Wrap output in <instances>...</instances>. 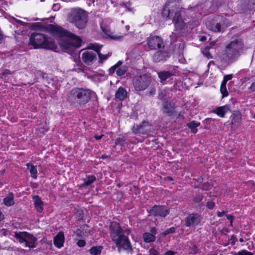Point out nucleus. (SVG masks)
<instances>
[{
	"label": "nucleus",
	"mask_w": 255,
	"mask_h": 255,
	"mask_svg": "<svg viewBox=\"0 0 255 255\" xmlns=\"http://www.w3.org/2000/svg\"><path fill=\"white\" fill-rule=\"evenodd\" d=\"M109 230L111 239L115 243L119 251L121 250H126L129 253L132 251V246L128 238L124 234L118 223L112 222L110 225Z\"/></svg>",
	"instance_id": "obj_1"
},
{
	"label": "nucleus",
	"mask_w": 255,
	"mask_h": 255,
	"mask_svg": "<svg viewBox=\"0 0 255 255\" xmlns=\"http://www.w3.org/2000/svg\"><path fill=\"white\" fill-rule=\"evenodd\" d=\"M150 255H159V252L154 248H151L149 251Z\"/></svg>",
	"instance_id": "obj_40"
},
{
	"label": "nucleus",
	"mask_w": 255,
	"mask_h": 255,
	"mask_svg": "<svg viewBox=\"0 0 255 255\" xmlns=\"http://www.w3.org/2000/svg\"><path fill=\"white\" fill-rule=\"evenodd\" d=\"M243 46V43L239 40L231 42L223 51L222 58L226 61L233 62L242 52Z\"/></svg>",
	"instance_id": "obj_5"
},
{
	"label": "nucleus",
	"mask_w": 255,
	"mask_h": 255,
	"mask_svg": "<svg viewBox=\"0 0 255 255\" xmlns=\"http://www.w3.org/2000/svg\"><path fill=\"white\" fill-rule=\"evenodd\" d=\"M153 129L151 125L147 122H142L139 125H134L132 131L136 134H145L149 133Z\"/></svg>",
	"instance_id": "obj_10"
},
{
	"label": "nucleus",
	"mask_w": 255,
	"mask_h": 255,
	"mask_svg": "<svg viewBox=\"0 0 255 255\" xmlns=\"http://www.w3.org/2000/svg\"><path fill=\"white\" fill-rule=\"evenodd\" d=\"M46 30L54 36L61 37L65 34L64 30L61 27L54 24H49L46 26Z\"/></svg>",
	"instance_id": "obj_14"
},
{
	"label": "nucleus",
	"mask_w": 255,
	"mask_h": 255,
	"mask_svg": "<svg viewBox=\"0 0 255 255\" xmlns=\"http://www.w3.org/2000/svg\"><path fill=\"white\" fill-rule=\"evenodd\" d=\"M155 230V229L154 228L152 229V230H151V232L153 234H155V233H154V231Z\"/></svg>",
	"instance_id": "obj_58"
},
{
	"label": "nucleus",
	"mask_w": 255,
	"mask_h": 255,
	"mask_svg": "<svg viewBox=\"0 0 255 255\" xmlns=\"http://www.w3.org/2000/svg\"><path fill=\"white\" fill-rule=\"evenodd\" d=\"M5 172V170L4 169H2L1 171V174H3Z\"/></svg>",
	"instance_id": "obj_57"
},
{
	"label": "nucleus",
	"mask_w": 255,
	"mask_h": 255,
	"mask_svg": "<svg viewBox=\"0 0 255 255\" xmlns=\"http://www.w3.org/2000/svg\"><path fill=\"white\" fill-rule=\"evenodd\" d=\"M171 39L174 42L175 41V35L172 33V34L170 36Z\"/></svg>",
	"instance_id": "obj_50"
},
{
	"label": "nucleus",
	"mask_w": 255,
	"mask_h": 255,
	"mask_svg": "<svg viewBox=\"0 0 255 255\" xmlns=\"http://www.w3.org/2000/svg\"><path fill=\"white\" fill-rule=\"evenodd\" d=\"M77 245L80 248H83L86 246V242L84 240H79L76 243Z\"/></svg>",
	"instance_id": "obj_38"
},
{
	"label": "nucleus",
	"mask_w": 255,
	"mask_h": 255,
	"mask_svg": "<svg viewBox=\"0 0 255 255\" xmlns=\"http://www.w3.org/2000/svg\"><path fill=\"white\" fill-rule=\"evenodd\" d=\"M26 166L29 170L31 176L33 179H36L37 177V171L36 169V167L34 166L33 164L28 163L26 164Z\"/></svg>",
	"instance_id": "obj_26"
},
{
	"label": "nucleus",
	"mask_w": 255,
	"mask_h": 255,
	"mask_svg": "<svg viewBox=\"0 0 255 255\" xmlns=\"http://www.w3.org/2000/svg\"><path fill=\"white\" fill-rule=\"evenodd\" d=\"M249 89H250L252 92L255 91V81L252 84Z\"/></svg>",
	"instance_id": "obj_47"
},
{
	"label": "nucleus",
	"mask_w": 255,
	"mask_h": 255,
	"mask_svg": "<svg viewBox=\"0 0 255 255\" xmlns=\"http://www.w3.org/2000/svg\"><path fill=\"white\" fill-rule=\"evenodd\" d=\"M209 49H210V47L207 46L206 47H205L204 48V49H203L202 50V53L206 57H207L208 58H209L211 57V56H210V53H209Z\"/></svg>",
	"instance_id": "obj_36"
},
{
	"label": "nucleus",
	"mask_w": 255,
	"mask_h": 255,
	"mask_svg": "<svg viewBox=\"0 0 255 255\" xmlns=\"http://www.w3.org/2000/svg\"><path fill=\"white\" fill-rule=\"evenodd\" d=\"M220 91L223 95V97H225L228 96V92L226 88V84L222 83L220 88Z\"/></svg>",
	"instance_id": "obj_34"
},
{
	"label": "nucleus",
	"mask_w": 255,
	"mask_h": 255,
	"mask_svg": "<svg viewBox=\"0 0 255 255\" xmlns=\"http://www.w3.org/2000/svg\"><path fill=\"white\" fill-rule=\"evenodd\" d=\"M103 248L102 246H98L92 247L89 250V252L92 255H99L101 254Z\"/></svg>",
	"instance_id": "obj_27"
},
{
	"label": "nucleus",
	"mask_w": 255,
	"mask_h": 255,
	"mask_svg": "<svg viewBox=\"0 0 255 255\" xmlns=\"http://www.w3.org/2000/svg\"><path fill=\"white\" fill-rule=\"evenodd\" d=\"M101 28L105 34L111 39L120 40H121L123 37V36L115 34L114 32L111 31L110 30L104 27L102 25H101Z\"/></svg>",
	"instance_id": "obj_19"
},
{
	"label": "nucleus",
	"mask_w": 255,
	"mask_h": 255,
	"mask_svg": "<svg viewBox=\"0 0 255 255\" xmlns=\"http://www.w3.org/2000/svg\"><path fill=\"white\" fill-rule=\"evenodd\" d=\"M230 111L229 107L228 105L216 108L213 112L216 114L218 116L223 118L225 114Z\"/></svg>",
	"instance_id": "obj_20"
},
{
	"label": "nucleus",
	"mask_w": 255,
	"mask_h": 255,
	"mask_svg": "<svg viewBox=\"0 0 255 255\" xmlns=\"http://www.w3.org/2000/svg\"><path fill=\"white\" fill-rule=\"evenodd\" d=\"M164 53L161 51H157L153 56L155 62H160L163 60Z\"/></svg>",
	"instance_id": "obj_32"
},
{
	"label": "nucleus",
	"mask_w": 255,
	"mask_h": 255,
	"mask_svg": "<svg viewBox=\"0 0 255 255\" xmlns=\"http://www.w3.org/2000/svg\"><path fill=\"white\" fill-rule=\"evenodd\" d=\"M3 215L1 214V212L0 211V221L1 220L3 219Z\"/></svg>",
	"instance_id": "obj_55"
},
{
	"label": "nucleus",
	"mask_w": 255,
	"mask_h": 255,
	"mask_svg": "<svg viewBox=\"0 0 255 255\" xmlns=\"http://www.w3.org/2000/svg\"><path fill=\"white\" fill-rule=\"evenodd\" d=\"M206 25L209 29L214 32H220L228 26L227 19L220 15L215 16L208 20Z\"/></svg>",
	"instance_id": "obj_7"
},
{
	"label": "nucleus",
	"mask_w": 255,
	"mask_h": 255,
	"mask_svg": "<svg viewBox=\"0 0 255 255\" xmlns=\"http://www.w3.org/2000/svg\"><path fill=\"white\" fill-rule=\"evenodd\" d=\"M236 255H253V253L247 250H243L238 252Z\"/></svg>",
	"instance_id": "obj_37"
},
{
	"label": "nucleus",
	"mask_w": 255,
	"mask_h": 255,
	"mask_svg": "<svg viewBox=\"0 0 255 255\" xmlns=\"http://www.w3.org/2000/svg\"><path fill=\"white\" fill-rule=\"evenodd\" d=\"M240 242H244V240L242 239V238H241L240 240H239Z\"/></svg>",
	"instance_id": "obj_62"
},
{
	"label": "nucleus",
	"mask_w": 255,
	"mask_h": 255,
	"mask_svg": "<svg viewBox=\"0 0 255 255\" xmlns=\"http://www.w3.org/2000/svg\"><path fill=\"white\" fill-rule=\"evenodd\" d=\"M187 125L188 127L191 129V132L195 133L197 132V128L200 125V123L199 122L193 121L187 124Z\"/></svg>",
	"instance_id": "obj_30"
},
{
	"label": "nucleus",
	"mask_w": 255,
	"mask_h": 255,
	"mask_svg": "<svg viewBox=\"0 0 255 255\" xmlns=\"http://www.w3.org/2000/svg\"><path fill=\"white\" fill-rule=\"evenodd\" d=\"M152 81L149 74L146 73L134 76L133 79V85L137 91L145 90L151 84Z\"/></svg>",
	"instance_id": "obj_8"
},
{
	"label": "nucleus",
	"mask_w": 255,
	"mask_h": 255,
	"mask_svg": "<svg viewBox=\"0 0 255 255\" xmlns=\"http://www.w3.org/2000/svg\"><path fill=\"white\" fill-rule=\"evenodd\" d=\"M4 73H5V74H7V73H9V74H10V72H9V70H6L4 72Z\"/></svg>",
	"instance_id": "obj_56"
},
{
	"label": "nucleus",
	"mask_w": 255,
	"mask_h": 255,
	"mask_svg": "<svg viewBox=\"0 0 255 255\" xmlns=\"http://www.w3.org/2000/svg\"><path fill=\"white\" fill-rule=\"evenodd\" d=\"M82 59L85 63L92 62L96 56L95 52L82 50Z\"/></svg>",
	"instance_id": "obj_16"
},
{
	"label": "nucleus",
	"mask_w": 255,
	"mask_h": 255,
	"mask_svg": "<svg viewBox=\"0 0 255 255\" xmlns=\"http://www.w3.org/2000/svg\"><path fill=\"white\" fill-rule=\"evenodd\" d=\"M69 43L74 47H79L81 45V39L77 36L72 35L70 40Z\"/></svg>",
	"instance_id": "obj_25"
},
{
	"label": "nucleus",
	"mask_w": 255,
	"mask_h": 255,
	"mask_svg": "<svg viewBox=\"0 0 255 255\" xmlns=\"http://www.w3.org/2000/svg\"><path fill=\"white\" fill-rule=\"evenodd\" d=\"M29 44L34 48H43L51 50L57 48V45L53 39L47 37L44 34L32 33L29 38Z\"/></svg>",
	"instance_id": "obj_4"
},
{
	"label": "nucleus",
	"mask_w": 255,
	"mask_h": 255,
	"mask_svg": "<svg viewBox=\"0 0 255 255\" xmlns=\"http://www.w3.org/2000/svg\"><path fill=\"white\" fill-rule=\"evenodd\" d=\"M149 213L155 216H159L161 217H165L169 213L168 208L163 206H154L150 210Z\"/></svg>",
	"instance_id": "obj_12"
},
{
	"label": "nucleus",
	"mask_w": 255,
	"mask_h": 255,
	"mask_svg": "<svg viewBox=\"0 0 255 255\" xmlns=\"http://www.w3.org/2000/svg\"><path fill=\"white\" fill-rule=\"evenodd\" d=\"M180 0H167L162 10L163 16L170 17L174 14L173 22L176 30H181L185 25L180 13Z\"/></svg>",
	"instance_id": "obj_2"
},
{
	"label": "nucleus",
	"mask_w": 255,
	"mask_h": 255,
	"mask_svg": "<svg viewBox=\"0 0 255 255\" xmlns=\"http://www.w3.org/2000/svg\"><path fill=\"white\" fill-rule=\"evenodd\" d=\"M242 121V115L239 113H237L233 115V118L231 121L232 128H237L241 124Z\"/></svg>",
	"instance_id": "obj_22"
},
{
	"label": "nucleus",
	"mask_w": 255,
	"mask_h": 255,
	"mask_svg": "<svg viewBox=\"0 0 255 255\" xmlns=\"http://www.w3.org/2000/svg\"><path fill=\"white\" fill-rule=\"evenodd\" d=\"M147 44L151 49H157L164 47L162 39L158 36H153L148 37L147 39Z\"/></svg>",
	"instance_id": "obj_11"
},
{
	"label": "nucleus",
	"mask_w": 255,
	"mask_h": 255,
	"mask_svg": "<svg viewBox=\"0 0 255 255\" xmlns=\"http://www.w3.org/2000/svg\"><path fill=\"white\" fill-rule=\"evenodd\" d=\"M226 212H224V211H223V212H218L217 213V216L218 217H222L223 216H224Z\"/></svg>",
	"instance_id": "obj_49"
},
{
	"label": "nucleus",
	"mask_w": 255,
	"mask_h": 255,
	"mask_svg": "<svg viewBox=\"0 0 255 255\" xmlns=\"http://www.w3.org/2000/svg\"><path fill=\"white\" fill-rule=\"evenodd\" d=\"M94 92L88 89L74 88L67 95V101L70 105L77 107L89 102Z\"/></svg>",
	"instance_id": "obj_3"
},
{
	"label": "nucleus",
	"mask_w": 255,
	"mask_h": 255,
	"mask_svg": "<svg viewBox=\"0 0 255 255\" xmlns=\"http://www.w3.org/2000/svg\"><path fill=\"white\" fill-rule=\"evenodd\" d=\"M176 253L174 252L169 251L166 252L164 255H176Z\"/></svg>",
	"instance_id": "obj_46"
},
{
	"label": "nucleus",
	"mask_w": 255,
	"mask_h": 255,
	"mask_svg": "<svg viewBox=\"0 0 255 255\" xmlns=\"http://www.w3.org/2000/svg\"><path fill=\"white\" fill-rule=\"evenodd\" d=\"M35 205V208L37 211L39 213L42 212L43 210V203L38 196H35L33 198Z\"/></svg>",
	"instance_id": "obj_23"
},
{
	"label": "nucleus",
	"mask_w": 255,
	"mask_h": 255,
	"mask_svg": "<svg viewBox=\"0 0 255 255\" xmlns=\"http://www.w3.org/2000/svg\"><path fill=\"white\" fill-rule=\"evenodd\" d=\"M200 222V215L198 214H191L185 219L186 227L196 226Z\"/></svg>",
	"instance_id": "obj_13"
},
{
	"label": "nucleus",
	"mask_w": 255,
	"mask_h": 255,
	"mask_svg": "<svg viewBox=\"0 0 255 255\" xmlns=\"http://www.w3.org/2000/svg\"><path fill=\"white\" fill-rule=\"evenodd\" d=\"M76 236L78 237H82L83 236H85V235H84V233H83L81 230H78L77 231H76Z\"/></svg>",
	"instance_id": "obj_45"
},
{
	"label": "nucleus",
	"mask_w": 255,
	"mask_h": 255,
	"mask_svg": "<svg viewBox=\"0 0 255 255\" xmlns=\"http://www.w3.org/2000/svg\"><path fill=\"white\" fill-rule=\"evenodd\" d=\"M227 218L228 220L230 221L231 225L232 226V222L233 220V217L232 215H227Z\"/></svg>",
	"instance_id": "obj_48"
},
{
	"label": "nucleus",
	"mask_w": 255,
	"mask_h": 255,
	"mask_svg": "<svg viewBox=\"0 0 255 255\" xmlns=\"http://www.w3.org/2000/svg\"><path fill=\"white\" fill-rule=\"evenodd\" d=\"M15 237L20 243H24L25 246L29 248H34L37 246V239L27 232L15 233Z\"/></svg>",
	"instance_id": "obj_9"
},
{
	"label": "nucleus",
	"mask_w": 255,
	"mask_h": 255,
	"mask_svg": "<svg viewBox=\"0 0 255 255\" xmlns=\"http://www.w3.org/2000/svg\"><path fill=\"white\" fill-rule=\"evenodd\" d=\"M96 180V177L93 175H89L84 179L83 186H88L93 183Z\"/></svg>",
	"instance_id": "obj_31"
},
{
	"label": "nucleus",
	"mask_w": 255,
	"mask_h": 255,
	"mask_svg": "<svg viewBox=\"0 0 255 255\" xmlns=\"http://www.w3.org/2000/svg\"><path fill=\"white\" fill-rule=\"evenodd\" d=\"M3 39V36L1 32L0 31V43H1Z\"/></svg>",
	"instance_id": "obj_51"
},
{
	"label": "nucleus",
	"mask_w": 255,
	"mask_h": 255,
	"mask_svg": "<svg viewBox=\"0 0 255 255\" xmlns=\"http://www.w3.org/2000/svg\"><path fill=\"white\" fill-rule=\"evenodd\" d=\"M116 71L117 75L121 76L124 75L127 71V67L125 65H114L110 69V72H114Z\"/></svg>",
	"instance_id": "obj_18"
},
{
	"label": "nucleus",
	"mask_w": 255,
	"mask_h": 255,
	"mask_svg": "<svg viewBox=\"0 0 255 255\" xmlns=\"http://www.w3.org/2000/svg\"><path fill=\"white\" fill-rule=\"evenodd\" d=\"M206 40V36H202L200 38V41H204Z\"/></svg>",
	"instance_id": "obj_53"
},
{
	"label": "nucleus",
	"mask_w": 255,
	"mask_h": 255,
	"mask_svg": "<svg viewBox=\"0 0 255 255\" xmlns=\"http://www.w3.org/2000/svg\"><path fill=\"white\" fill-rule=\"evenodd\" d=\"M155 90L154 89H152L150 91V93L151 95L154 94H155Z\"/></svg>",
	"instance_id": "obj_54"
},
{
	"label": "nucleus",
	"mask_w": 255,
	"mask_h": 255,
	"mask_svg": "<svg viewBox=\"0 0 255 255\" xmlns=\"http://www.w3.org/2000/svg\"><path fill=\"white\" fill-rule=\"evenodd\" d=\"M67 20L74 23L79 29L84 28L87 22V14L86 12L80 8H73L68 13Z\"/></svg>",
	"instance_id": "obj_6"
},
{
	"label": "nucleus",
	"mask_w": 255,
	"mask_h": 255,
	"mask_svg": "<svg viewBox=\"0 0 255 255\" xmlns=\"http://www.w3.org/2000/svg\"><path fill=\"white\" fill-rule=\"evenodd\" d=\"M143 238L144 242L145 243H150L154 242L155 240L156 237L154 235L149 233H145L143 235Z\"/></svg>",
	"instance_id": "obj_29"
},
{
	"label": "nucleus",
	"mask_w": 255,
	"mask_h": 255,
	"mask_svg": "<svg viewBox=\"0 0 255 255\" xmlns=\"http://www.w3.org/2000/svg\"><path fill=\"white\" fill-rule=\"evenodd\" d=\"M126 29H127V30H128V29H129V25H127V26H126Z\"/></svg>",
	"instance_id": "obj_60"
},
{
	"label": "nucleus",
	"mask_w": 255,
	"mask_h": 255,
	"mask_svg": "<svg viewBox=\"0 0 255 255\" xmlns=\"http://www.w3.org/2000/svg\"><path fill=\"white\" fill-rule=\"evenodd\" d=\"M2 186V183L0 181V187Z\"/></svg>",
	"instance_id": "obj_64"
},
{
	"label": "nucleus",
	"mask_w": 255,
	"mask_h": 255,
	"mask_svg": "<svg viewBox=\"0 0 255 255\" xmlns=\"http://www.w3.org/2000/svg\"><path fill=\"white\" fill-rule=\"evenodd\" d=\"M168 106L170 107V103H168L167 102L164 103L163 107L164 109V112L169 113L170 112V110L168 109Z\"/></svg>",
	"instance_id": "obj_42"
},
{
	"label": "nucleus",
	"mask_w": 255,
	"mask_h": 255,
	"mask_svg": "<svg viewBox=\"0 0 255 255\" xmlns=\"http://www.w3.org/2000/svg\"><path fill=\"white\" fill-rule=\"evenodd\" d=\"M64 240V233L62 232H60L54 237V244L56 247L61 248L63 246Z\"/></svg>",
	"instance_id": "obj_17"
},
{
	"label": "nucleus",
	"mask_w": 255,
	"mask_h": 255,
	"mask_svg": "<svg viewBox=\"0 0 255 255\" xmlns=\"http://www.w3.org/2000/svg\"><path fill=\"white\" fill-rule=\"evenodd\" d=\"M172 75L171 72L168 71H161L158 73V77L160 79L161 82L165 81Z\"/></svg>",
	"instance_id": "obj_28"
},
{
	"label": "nucleus",
	"mask_w": 255,
	"mask_h": 255,
	"mask_svg": "<svg viewBox=\"0 0 255 255\" xmlns=\"http://www.w3.org/2000/svg\"><path fill=\"white\" fill-rule=\"evenodd\" d=\"M103 136V135H95V138L97 139V140H99L100 139H101V138L102 137V136Z\"/></svg>",
	"instance_id": "obj_52"
},
{
	"label": "nucleus",
	"mask_w": 255,
	"mask_h": 255,
	"mask_svg": "<svg viewBox=\"0 0 255 255\" xmlns=\"http://www.w3.org/2000/svg\"><path fill=\"white\" fill-rule=\"evenodd\" d=\"M101 46H100L99 44H97L96 43L95 44H91L88 46L87 49H90V50H94L97 53H98V54L99 57V62L101 63H103L105 60L107 59L110 55L111 53H109L108 54L105 55H102L99 52V51L101 49Z\"/></svg>",
	"instance_id": "obj_15"
},
{
	"label": "nucleus",
	"mask_w": 255,
	"mask_h": 255,
	"mask_svg": "<svg viewBox=\"0 0 255 255\" xmlns=\"http://www.w3.org/2000/svg\"><path fill=\"white\" fill-rule=\"evenodd\" d=\"M89 233L90 234V235H92V231H91L90 230H89Z\"/></svg>",
	"instance_id": "obj_61"
},
{
	"label": "nucleus",
	"mask_w": 255,
	"mask_h": 255,
	"mask_svg": "<svg viewBox=\"0 0 255 255\" xmlns=\"http://www.w3.org/2000/svg\"><path fill=\"white\" fill-rule=\"evenodd\" d=\"M127 96V92L126 90L123 87H120L115 94L116 98L120 101L125 100Z\"/></svg>",
	"instance_id": "obj_21"
},
{
	"label": "nucleus",
	"mask_w": 255,
	"mask_h": 255,
	"mask_svg": "<svg viewBox=\"0 0 255 255\" xmlns=\"http://www.w3.org/2000/svg\"><path fill=\"white\" fill-rule=\"evenodd\" d=\"M214 202L212 201L208 202L207 204V207L210 209H212L214 207Z\"/></svg>",
	"instance_id": "obj_44"
},
{
	"label": "nucleus",
	"mask_w": 255,
	"mask_h": 255,
	"mask_svg": "<svg viewBox=\"0 0 255 255\" xmlns=\"http://www.w3.org/2000/svg\"><path fill=\"white\" fill-rule=\"evenodd\" d=\"M233 77V76L232 74L225 75L224 77V80L222 81V82L224 83L225 84H227V82H228V81L232 79Z\"/></svg>",
	"instance_id": "obj_39"
},
{
	"label": "nucleus",
	"mask_w": 255,
	"mask_h": 255,
	"mask_svg": "<svg viewBox=\"0 0 255 255\" xmlns=\"http://www.w3.org/2000/svg\"><path fill=\"white\" fill-rule=\"evenodd\" d=\"M122 63H123V62L121 61H119L117 64H122Z\"/></svg>",
	"instance_id": "obj_63"
},
{
	"label": "nucleus",
	"mask_w": 255,
	"mask_h": 255,
	"mask_svg": "<svg viewBox=\"0 0 255 255\" xmlns=\"http://www.w3.org/2000/svg\"><path fill=\"white\" fill-rule=\"evenodd\" d=\"M1 4L2 7H4L3 5L5 4V2H1Z\"/></svg>",
	"instance_id": "obj_59"
},
{
	"label": "nucleus",
	"mask_w": 255,
	"mask_h": 255,
	"mask_svg": "<svg viewBox=\"0 0 255 255\" xmlns=\"http://www.w3.org/2000/svg\"><path fill=\"white\" fill-rule=\"evenodd\" d=\"M125 141V139L123 137L118 138L115 141L116 146L120 145L121 146V149H122V148L124 147L126 144Z\"/></svg>",
	"instance_id": "obj_33"
},
{
	"label": "nucleus",
	"mask_w": 255,
	"mask_h": 255,
	"mask_svg": "<svg viewBox=\"0 0 255 255\" xmlns=\"http://www.w3.org/2000/svg\"><path fill=\"white\" fill-rule=\"evenodd\" d=\"M212 186L208 183H204L202 185V188L203 190H209L211 188Z\"/></svg>",
	"instance_id": "obj_43"
},
{
	"label": "nucleus",
	"mask_w": 255,
	"mask_h": 255,
	"mask_svg": "<svg viewBox=\"0 0 255 255\" xmlns=\"http://www.w3.org/2000/svg\"><path fill=\"white\" fill-rule=\"evenodd\" d=\"M3 203L6 206H10L14 204V197L12 193H8L7 196L3 199Z\"/></svg>",
	"instance_id": "obj_24"
},
{
	"label": "nucleus",
	"mask_w": 255,
	"mask_h": 255,
	"mask_svg": "<svg viewBox=\"0 0 255 255\" xmlns=\"http://www.w3.org/2000/svg\"><path fill=\"white\" fill-rule=\"evenodd\" d=\"M189 250L190 254L194 255L197 253L198 248L194 244L190 243Z\"/></svg>",
	"instance_id": "obj_35"
},
{
	"label": "nucleus",
	"mask_w": 255,
	"mask_h": 255,
	"mask_svg": "<svg viewBox=\"0 0 255 255\" xmlns=\"http://www.w3.org/2000/svg\"><path fill=\"white\" fill-rule=\"evenodd\" d=\"M175 230L174 228H170V229L167 230L164 232L163 233V234L164 236L173 233L175 232Z\"/></svg>",
	"instance_id": "obj_41"
}]
</instances>
